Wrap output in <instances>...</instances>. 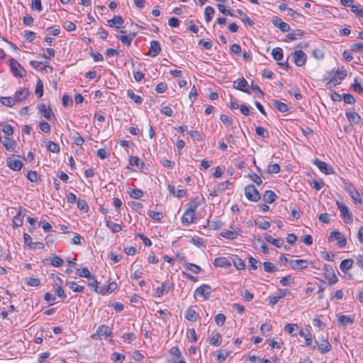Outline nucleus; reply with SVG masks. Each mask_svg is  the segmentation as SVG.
Here are the masks:
<instances>
[{
	"label": "nucleus",
	"mask_w": 363,
	"mask_h": 363,
	"mask_svg": "<svg viewBox=\"0 0 363 363\" xmlns=\"http://www.w3.org/2000/svg\"><path fill=\"white\" fill-rule=\"evenodd\" d=\"M346 77L347 71L343 67L338 68L335 74L328 82L327 87L332 88L340 84Z\"/></svg>",
	"instance_id": "nucleus-1"
},
{
	"label": "nucleus",
	"mask_w": 363,
	"mask_h": 363,
	"mask_svg": "<svg viewBox=\"0 0 363 363\" xmlns=\"http://www.w3.org/2000/svg\"><path fill=\"white\" fill-rule=\"evenodd\" d=\"M10 67L12 73L18 77H23L26 76V71L23 67L15 59L11 58L10 60Z\"/></svg>",
	"instance_id": "nucleus-2"
},
{
	"label": "nucleus",
	"mask_w": 363,
	"mask_h": 363,
	"mask_svg": "<svg viewBox=\"0 0 363 363\" xmlns=\"http://www.w3.org/2000/svg\"><path fill=\"white\" fill-rule=\"evenodd\" d=\"M111 333L110 328L105 325H99L96 332L91 335L92 339H101L108 337Z\"/></svg>",
	"instance_id": "nucleus-3"
},
{
	"label": "nucleus",
	"mask_w": 363,
	"mask_h": 363,
	"mask_svg": "<svg viewBox=\"0 0 363 363\" xmlns=\"http://www.w3.org/2000/svg\"><path fill=\"white\" fill-rule=\"evenodd\" d=\"M344 189L349 194L354 203H361L362 200L359 192L351 183H345Z\"/></svg>",
	"instance_id": "nucleus-4"
},
{
	"label": "nucleus",
	"mask_w": 363,
	"mask_h": 363,
	"mask_svg": "<svg viewBox=\"0 0 363 363\" xmlns=\"http://www.w3.org/2000/svg\"><path fill=\"white\" fill-rule=\"evenodd\" d=\"M245 194L246 198L252 201H257L260 199L259 193L252 184L247 185L245 188Z\"/></svg>",
	"instance_id": "nucleus-5"
},
{
	"label": "nucleus",
	"mask_w": 363,
	"mask_h": 363,
	"mask_svg": "<svg viewBox=\"0 0 363 363\" xmlns=\"http://www.w3.org/2000/svg\"><path fill=\"white\" fill-rule=\"evenodd\" d=\"M291 55L293 57L294 62L296 66L302 67L306 64L307 55L302 50H296L291 53Z\"/></svg>",
	"instance_id": "nucleus-6"
},
{
	"label": "nucleus",
	"mask_w": 363,
	"mask_h": 363,
	"mask_svg": "<svg viewBox=\"0 0 363 363\" xmlns=\"http://www.w3.org/2000/svg\"><path fill=\"white\" fill-rule=\"evenodd\" d=\"M211 291V287L209 285L203 284L196 289L194 295L195 296L202 298L203 300H207L208 299Z\"/></svg>",
	"instance_id": "nucleus-7"
},
{
	"label": "nucleus",
	"mask_w": 363,
	"mask_h": 363,
	"mask_svg": "<svg viewBox=\"0 0 363 363\" xmlns=\"http://www.w3.org/2000/svg\"><path fill=\"white\" fill-rule=\"evenodd\" d=\"M337 205L340 211V216L346 223L352 222V214L350 212L349 208L342 203L337 201Z\"/></svg>",
	"instance_id": "nucleus-8"
},
{
	"label": "nucleus",
	"mask_w": 363,
	"mask_h": 363,
	"mask_svg": "<svg viewBox=\"0 0 363 363\" xmlns=\"http://www.w3.org/2000/svg\"><path fill=\"white\" fill-rule=\"evenodd\" d=\"M6 165L13 171H20L23 167L22 162L12 155L6 159Z\"/></svg>",
	"instance_id": "nucleus-9"
},
{
	"label": "nucleus",
	"mask_w": 363,
	"mask_h": 363,
	"mask_svg": "<svg viewBox=\"0 0 363 363\" xmlns=\"http://www.w3.org/2000/svg\"><path fill=\"white\" fill-rule=\"evenodd\" d=\"M313 164L319 169L321 172L325 174H331L334 172L332 167L329 166L326 162L320 161L318 159H315L313 162Z\"/></svg>",
	"instance_id": "nucleus-10"
},
{
	"label": "nucleus",
	"mask_w": 363,
	"mask_h": 363,
	"mask_svg": "<svg viewBox=\"0 0 363 363\" xmlns=\"http://www.w3.org/2000/svg\"><path fill=\"white\" fill-rule=\"evenodd\" d=\"M173 284L168 282H163L161 286L157 287L154 293V296L160 298L164 294H167L172 288Z\"/></svg>",
	"instance_id": "nucleus-11"
},
{
	"label": "nucleus",
	"mask_w": 363,
	"mask_h": 363,
	"mask_svg": "<svg viewBox=\"0 0 363 363\" xmlns=\"http://www.w3.org/2000/svg\"><path fill=\"white\" fill-rule=\"evenodd\" d=\"M28 95L29 90L23 87L21 88L20 89L16 91L15 94L13 96V99L15 104L20 103L26 100Z\"/></svg>",
	"instance_id": "nucleus-12"
},
{
	"label": "nucleus",
	"mask_w": 363,
	"mask_h": 363,
	"mask_svg": "<svg viewBox=\"0 0 363 363\" xmlns=\"http://www.w3.org/2000/svg\"><path fill=\"white\" fill-rule=\"evenodd\" d=\"M196 216L195 212H193L189 210H186L183 216H182L181 220L182 223L184 225L189 226L190 224H191L194 220L196 219Z\"/></svg>",
	"instance_id": "nucleus-13"
},
{
	"label": "nucleus",
	"mask_w": 363,
	"mask_h": 363,
	"mask_svg": "<svg viewBox=\"0 0 363 363\" xmlns=\"http://www.w3.org/2000/svg\"><path fill=\"white\" fill-rule=\"evenodd\" d=\"M272 23L275 27L279 28L282 32H288L290 30V26L284 22L280 18L277 16H273L272 18Z\"/></svg>",
	"instance_id": "nucleus-14"
},
{
	"label": "nucleus",
	"mask_w": 363,
	"mask_h": 363,
	"mask_svg": "<svg viewBox=\"0 0 363 363\" xmlns=\"http://www.w3.org/2000/svg\"><path fill=\"white\" fill-rule=\"evenodd\" d=\"M247 86V82L244 78L238 79L233 82V87L235 89L250 94Z\"/></svg>",
	"instance_id": "nucleus-15"
},
{
	"label": "nucleus",
	"mask_w": 363,
	"mask_h": 363,
	"mask_svg": "<svg viewBox=\"0 0 363 363\" xmlns=\"http://www.w3.org/2000/svg\"><path fill=\"white\" fill-rule=\"evenodd\" d=\"M354 323V318L349 315H340L337 318V325L339 328H345L347 325Z\"/></svg>",
	"instance_id": "nucleus-16"
},
{
	"label": "nucleus",
	"mask_w": 363,
	"mask_h": 363,
	"mask_svg": "<svg viewBox=\"0 0 363 363\" xmlns=\"http://www.w3.org/2000/svg\"><path fill=\"white\" fill-rule=\"evenodd\" d=\"M38 109L40 115L48 120H50L54 116L52 109L50 107H47L44 104H39Z\"/></svg>",
	"instance_id": "nucleus-17"
},
{
	"label": "nucleus",
	"mask_w": 363,
	"mask_h": 363,
	"mask_svg": "<svg viewBox=\"0 0 363 363\" xmlns=\"http://www.w3.org/2000/svg\"><path fill=\"white\" fill-rule=\"evenodd\" d=\"M0 142L2 143V145L5 147V148L8 151H13L14 150L16 143L14 140H12L6 136L1 137L0 136Z\"/></svg>",
	"instance_id": "nucleus-18"
},
{
	"label": "nucleus",
	"mask_w": 363,
	"mask_h": 363,
	"mask_svg": "<svg viewBox=\"0 0 363 363\" xmlns=\"http://www.w3.org/2000/svg\"><path fill=\"white\" fill-rule=\"evenodd\" d=\"M121 33H123L118 38L121 40V42L127 46H130L132 40L135 37V33H129L127 35V30H121Z\"/></svg>",
	"instance_id": "nucleus-19"
},
{
	"label": "nucleus",
	"mask_w": 363,
	"mask_h": 363,
	"mask_svg": "<svg viewBox=\"0 0 363 363\" xmlns=\"http://www.w3.org/2000/svg\"><path fill=\"white\" fill-rule=\"evenodd\" d=\"M161 51L160 44L157 40H152L150 42V50L148 55L150 57H156Z\"/></svg>",
	"instance_id": "nucleus-20"
},
{
	"label": "nucleus",
	"mask_w": 363,
	"mask_h": 363,
	"mask_svg": "<svg viewBox=\"0 0 363 363\" xmlns=\"http://www.w3.org/2000/svg\"><path fill=\"white\" fill-rule=\"evenodd\" d=\"M291 267L293 269H306L308 266V262L306 260L304 259H296V260H290L289 262Z\"/></svg>",
	"instance_id": "nucleus-21"
},
{
	"label": "nucleus",
	"mask_w": 363,
	"mask_h": 363,
	"mask_svg": "<svg viewBox=\"0 0 363 363\" xmlns=\"http://www.w3.org/2000/svg\"><path fill=\"white\" fill-rule=\"evenodd\" d=\"M240 232V230L238 228L237 230H223L220 233V235L223 238H225L227 239L233 240H235L237 238Z\"/></svg>",
	"instance_id": "nucleus-22"
},
{
	"label": "nucleus",
	"mask_w": 363,
	"mask_h": 363,
	"mask_svg": "<svg viewBox=\"0 0 363 363\" xmlns=\"http://www.w3.org/2000/svg\"><path fill=\"white\" fill-rule=\"evenodd\" d=\"M107 22L109 26L120 28L122 27L124 21L121 16H115L112 19L108 20Z\"/></svg>",
	"instance_id": "nucleus-23"
},
{
	"label": "nucleus",
	"mask_w": 363,
	"mask_h": 363,
	"mask_svg": "<svg viewBox=\"0 0 363 363\" xmlns=\"http://www.w3.org/2000/svg\"><path fill=\"white\" fill-rule=\"evenodd\" d=\"M315 343L318 345V350L321 353H326L329 352L331 350V345L328 341V340H322L320 342H318L317 340L315 341Z\"/></svg>",
	"instance_id": "nucleus-24"
},
{
	"label": "nucleus",
	"mask_w": 363,
	"mask_h": 363,
	"mask_svg": "<svg viewBox=\"0 0 363 363\" xmlns=\"http://www.w3.org/2000/svg\"><path fill=\"white\" fill-rule=\"evenodd\" d=\"M214 265L220 267H230L231 266V262L226 257H220L215 259Z\"/></svg>",
	"instance_id": "nucleus-25"
},
{
	"label": "nucleus",
	"mask_w": 363,
	"mask_h": 363,
	"mask_svg": "<svg viewBox=\"0 0 363 363\" xmlns=\"http://www.w3.org/2000/svg\"><path fill=\"white\" fill-rule=\"evenodd\" d=\"M346 117L350 123L358 124L361 121L360 116L355 111H346Z\"/></svg>",
	"instance_id": "nucleus-26"
},
{
	"label": "nucleus",
	"mask_w": 363,
	"mask_h": 363,
	"mask_svg": "<svg viewBox=\"0 0 363 363\" xmlns=\"http://www.w3.org/2000/svg\"><path fill=\"white\" fill-rule=\"evenodd\" d=\"M299 335L303 337L306 340V345L311 346L312 344V335L307 329H301L298 332Z\"/></svg>",
	"instance_id": "nucleus-27"
},
{
	"label": "nucleus",
	"mask_w": 363,
	"mask_h": 363,
	"mask_svg": "<svg viewBox=\"0 0 363 363\" xmlns=\"http://www.w3.org/2000/svg\"><path fill=\"white\" fill-rule=\"evenodd\" d=\"M264 239L267 242H269L277 247H281L283 245L284 241L281 239L274 238L270 235H265Z\"/></svg>",
	"instance_id": "nucleus-28"
},
{
	"label": "nucleus",
	"mask_w": 363,
	"mask_h": 363,
	"mask_svg": "<svg viewBox=\"0 0 363 363\" xmlns=\"http://www.w3.org/2000/svg\"><path fill=\"white\" fill-rule=\"evenodd\" d=\"M277 198V196L274 191L267 190L264 192L263 199L266 203H272L276 200Z\"/></svg>",
	"instance_id": "nucleus-29"
},
{
	"label": "nucleus",
	"mask_w": 363,
	"mask_h": 363,
	"mask_svg": "<svg viewBox=\"0 0 363 363\" xmlns=\"http://www.w3.org/2000/svg\"><path fill=\"white\" fill-rule=\"evenodd\" d=\"M185 318L190 321H196L199 318V314L190 307L186 311Z\"/></svg>",
	"instance_id": "nucleus-30"
},
{
	"label": "nucleus",
	"mask_w": 363,
	"mask_h": 363,
	"mask_svg": "<svg viewBox=\"0 0 363 363\" xmlns=\"http://www.w3.org/2000/svg\"><path fill=\"white\" fill-rule=\"evenodd\" d=\"M353 265V260L352 259H346L341 262L340 269L346 273Z\"/></svg>",
	"instance_id": "nucleus-31"
},
{
	"label": "nucleus",
	"mask_w": 363,
	"mask_h": 363,
	"mask_svg": "<svg viewBox=\"0 0 363 363\" xmlns=\"http://www.w3.org/2000/svg\"><path fill=\"white\" fill-rule=\"evenodd\" d=\"M222 342V337L219 333H216L210 337L209 343L213 346H219Z\"/></svg>",
	"instance_id": "nucleus-32"
},
{
	"label": "nucleus",
	"mask_w": 363,
	"mask_h": 363,
	"mask_svg": "<svg viewBox=\"0 0 363 363\" xmlns=\"http://www.w3.org/2000/svg\"><path fill=\"white\" fill-rule=\"evenodd\" d=\"M66 285L69 286L74 292H83L84 286L77 284L76 282L72 281H67Z\"/></svg>",
	"instance_id": "nucleus-33"
},
{
	"label": "nucleus",
	"mask_w": 363,
	"mask_h": 363,
	"mask_svg": "<svg viewBox=\"0 0 363 363\" xmlns=\"http://www.w3.org/2000/svg\"><path fill=\"white\" fill-rule=\"evenodd\" d=\"M23 223V216L21 212H19L15 216L12 220V225L13 228L20 227Z\"/></svg>",
	"instance_id": "nucleus-34"
},
{
	"label": "nucleus",
	"mask_w": 363,
	"mask_h": 363,
	"mask_svg": "<svg viewBox=\"0 0 363 363\" xmlns=\"http://www.w3.org/2000/svg\"><path fill=\"white\" fill-rule=\"evenodd\" d=\"M214 13H215V10L212 6H206L205 9V11H204L205 21L207 23L210 22L212 20Z\"/></svg>",
	"instance_id": "nucleus-35"
},
{
	"label": "nucleus",
	"mask_w": 363,
	"mask_h": 363,
	"mask_svg": "<svg viewBox=\"0 0 363 363\" xmlns=\"http://www.w3.org/2000/svg\"><path fill=\"white\" fill-rule=\"evenodd\" d=\"M231 260L237 269L241 270L245 268V264L244 262L238 257L234 256L233 257L231 258Z\"/></svg>",
	"instance_id": "nucleus-36"
},
{
	"label": "nucleus",
	"mask_w": 363,
	"mask_h": 363,
	"mask_svg": "<svg viewBox=\"0 0 363 363\" xmlns=\"http://www.w3.org/2000/svg\"><path fill=\"white\" fill-rule=\"evenodd\" d=\"M199 205H200L199 198L195 197L194 199H192L191 201H189L187 203V206H188L187 210L195 212L196 208L199 206Z\"/></svg>",
	"instance_id": "nucleus-37"
},
{
	"label": "nucleus",
	"mask_w": 363,
	"mask_h": 363,
	"mask_svg": "<svg viewBox=\"0 0 363 363\" xmlns=\"http://www.w3.org/2000/svg\"><path fill=\"white\" fill-rule=\"evenodd\" d=\"M127 96L137 104H141L143 102L142 98L140 96L136 95L132 89H128L127 91Z\"/></svg>",
	"instance_id": "nucleus-38"
},
{
	"label": "nucleus",
	"mask_w": 363,
	"mask_h": 363,
	"mask_svg": "<svg viewBox=\"0 0 363 363\" xmlns=\"http://www.w3.org/2000/svg\"><path fill=\"white\" fill-rule=\"evenodd\" d=\"M303 35V31L302 30H296L292 33H290L286 35V39L292 41L296 40L298 37H302Z\"/></svg>",
	"instance_id": "nucleus-39"
},
{
	"label": "nucleus",
	"mask_w": 363,
	"mask_h": 363,
	"mask_svg": "<svg viewBox=\"0 0 363 363\" xmlns=\"http://www.w3.org/2000/svg\"><path fill=\"white\" fill-rule=\"evenodd\" d=\"M230 352L227 350H219L216 352V359L218 362H224L228 355L230 354Z\"/></svg>",
	"instance_id": "nucleus-40"
},
{
	"label": "nucleus",
	"mask_w": 363,
	"mask_h": 363,
	"mask_svg": "<svg viewBox=\"0 0 363 363\" xmlns=\"http://www.w3.org/2000/svg\"><path fill=\"white\" fill-rule=\"evenodd\" d=\"M0 102L2 105L7 106V107H12L16 104L13 101V97H10V96L1 97Z\"/></svg>",
	"instance_id": "nucleus-41"
},
{
	"label": "nucleus",
	"mask_w": 363,
	"mask_h": 363,
	"mask_svg": "<svg viewBox=\"0 0 363 363\" xmlns=\"http://www.w3.org/2000/svg\"><path fill=\"white\" fill-rule=\"evenodd\" d=\"M274 106L277 109L279 110L280 112H286L288 111V106L283 103V102H281V101H277V100H274L273 102H272Z\"/></svg>",
	"instance_id": "nucleus-42"
},
{
	"label": "nucleus",
	"mask_w": 363,
	"mask_h": 363,
	"mask_svg": "<svg viewBox=\"0 0 363 363\" xmlns=\"http://www.w3.org/2000/svg\"><path fill=\"white\" fill-rule=\"evenodd\" d=\"M184 267L186 269L189 270L196 274H199L201 271V269L199 266L192 263H186L184 264Z\"/></svg>",
	"instance_id": "nucleus-43"
},
{
	"label": "nucleus",
	"mask_w": 363,
	"mask_h": 363,
	"mask_svg": "<svg viewBox=\"0 0 363 363\" xmlns=\"http://www.w3.org/2000/svg\"><path fill=\"white\" fill-rule=\"evenodd\" d=\"M272 55L275 60H281L283 58V50L281 48H275L272 50Z\"/></svg>",
	"instance_id": "nucleus-44"
},
{
	"label": "nucleus",
	"mask_w": 363,
	"mask_h": 363,
	"mask_svg": "<svg viewBox=\"0 0 363 363\" xmlns=\"http://www.w3.org/2000/svg\"><path fill=\"white\" fill-rule=\"evenodd\" d=\"M106 226L112 230L113 233H118L122 230L120 224L112 223L111 221L106 220Z\"/></svg>",
	"instance_id": "nucleus-45"
},
{
	"label": "nucleus",
	"mask_w": 363,
	"mask_h": 363,
	"mask_svg": "<svg viewBox=\"0 0 363 363\" xmlns=\"http://www.w3.org/2000/svg\"><path fill=\"white\" fill-rule=\"evenodd\" d=\"M35 93L38 98L42 97L43 94V83L40 79L37 81Z\"/></svg>",
	"instance_id": "nucleus-46"
},
{
	"label": "nucleus",
	"mask_w": 363,
	"mask_h": 363,
	"mask_svg": "<svg viewBox=\"0 0 363 363\" xmlns=\"http://www.w3.org/2000/svg\"><path fill=\"white\" fill-rule=\"evenodd\" d=\"M263 267L264 271L269 273H273L278 270L277 267L270 262H264Z\"/></svg>",
	"instance_id": "nucleus-47"
},
{
	"label": "nucleus",
	"mask_w": 363,
	"mask_h": 363,
	"mask_svg": "<svg viewBox=\"0 0 363 363\" xmlns=\"http://www.w3.org/2000/svg\"><path fill=\"white\" fill-rule=\"evenodd\" d=\"M76 274L80 277L84 278H90L91 276V273L86 267L77 269L76 271Z\"/></svg>",
	"instance_id": "nucleus-48"
},
{
	"label": "nucleus",
	"mask_w": 363,
	"mask_h": 363,
	"mask_svg": "<svg viewBox=\"0 0 363 363\" xmlns=\"http://www.w3.org/2000/svg\"><path fill=\"white\" fill-rule=\"evenodd\" d=\"M47 148L49 151L53 153H58L60 150V146L52 141L48 142Z\"/></svg>",
	"instance_id": "nucleus-49"
},
{
	"label": "nucleus",
	"mask_w": 363,
	"mask_h": 363,
	"mask_svg": "<svg viewBox=\"0 0 363 363\" xmlns=\"http://www.w3.org/2000/svg\"><path fill=\"white\" fill-rule=\"evenodd\" d=\"M50 264L55 267H61L64 263L63 259L57 256L50 257Z\"/></svg>",
	"instance_id": "nucleus-50"
},
{
	"label": "nucleus",
	"mask_w": 363,
	"mask_h": 363,
	"mask_svg": "<svg viewBox=\"0 0 363 363\" xmlns=\"http://www.w3.org/2000/svg\"><path fill=\"white\" fill-rule=\"evenodd\" d=\"M30 65L33 67L35 68V69L38 70V71H43V69H45L47 67H48V65H43V62H38V61H35V60H31L30 62Z\"/></svg>",
	"instance_id": "nucleus-51"
},
{
	"label": "nucleus",
	"mask_w": 363,
	"mask_h": 363,
	"mask_svg": "<svg viewBox=\"0 0 363 363\" xmlns=\"http://www.w3.org/2000/svg\"><path fill=\"white\" fill-rule=\"evenodd\" d=\"M294 282V278L291 276H286L284 277H282L280 280V283L282 286H289L290 284H293Z\"/></svg>",
	"instance_id": "nucleus-52"
},
{
	"label": "nucleus",
	"mask_w": 363,
	"mask_h": 363,
	"mask_svg": "<svg viewBox=\"0 0 363 363\" xmlns=\"http://www.w3.org/2000/svg\"><path fill=\"white\" fill-rule=\"evenodd\" d=\"M88 285L89 286L91 287L93 290L96 292L98 291V281L95 279L94 277L90 276V278H88Z\"/></svg>",
	"instance_id": "nucleus-53"
},
{
	"label": "nucleus",
	"mask_w": 363,
	"mask_h": 363,
	"mask_svg": "<svg viewBox=\"0 0 363 363\" xmlns=\"http://www.w3.org/2000/svg\"><path fill=\"white\" fill-rule=\"evenodd\" d=\"M255 132L258 135H259L260 137H262L264 138L269 137V133H268L267 130L262 126L256 127Z\"/></svg>",
	"instance_id": "nucleus-54"
},
{
	"label": "nucleus",
	"mask_w": 363,
	"mask_h": 363,
	"mask_svg": "<svg viewBox=\"0 0 363 363\" xmlns=\"http://www.w3.org/2000/svg\"><path fill=\"white\" fill-rule=\"evenodd\" d=\"M77 207L79 210L83 211L84 212H87L89 210V206L86 201L84 199H79L77 201Z\"/></svg>",
	"instance_id": "nucleus-55"
},
{
	"label": "nucleus",
	"mask_w": 363,
	"mask_h": 363,
	"mask_svg": "<svg viewBox=\"0 0 363 363\" xmlns=\"http://www.w3.org/2000/svg\"><path fill=\"white\" fill-rule=\"evenodd\" d=\"M143 164V162H140V160L137 156H131L129 158V164L132 166H135L137 167H140V164Z\"/></svg>",
	"instance_id": "nucleus-56"
},
{
	"label": "nucleus",
	"mask_w": 363,
	"mask_h": 363,
	"mask_svg": "<svg viewBox=\"0 0 363 363\" xmlns=\"http://www.w3.org/2000/svg\"><path fill=\"white\" fill-rule=\"evenodd\" d=\"M130 196L135 199H139L143 196V192L140 189H132L130 192Z\"/></svg>",
	"instance_id": "nucleus-57"
},
{
	"label": "nucleus",
	"mask_w": 363,
	"mask_h": 363,
	"mask_svg": "<svg viewBox=\"0 0 363 363\" xmlns=\"http://www.w3.org/2000/svg\"><path fill=\"white\" fill-rule=\"evenodd\" d=\"M280 172V167L278 164H269L267 168L269 174H276Z\"/></svg>",
	"instance_id": "nucleus-58"
},
{
	"label": "nucleus",
	"mask_w": 363,
	"mask_h": 363,
	"mask_svg": "<svg viewBox=\"0 0 363 363\" xmlns=\"http://www.w3.org/2000/svg\"><path fill=\"white\" fill-rule=\"evenodd\" d=\"M287 12L295 20H297L298 18H301V19L304 20V18H305L302 14L296 12V11L293 10L291 8L287 9Z\"/></svg>",
	"instance_id": "nucleus-59"
},
{
	"label": "nucleus",
	"mask_w": 363,
	"mask_h": 363,
	"mask_svg": "<svg viewBox=\"0 0 363 363\" xmlns=\"http://www.w3.org/2000/svg\"><path fill=\"white\" fill-rule=\"evenodd\" d=\"M276 294L277 295V297H279V298L281 299V298H284L286 296H291V293L288 289H279L277 291Z\"/></svg>",
	"instance_id": "nucleus-60"
},
{
	"label": "nucleus",
	"mask_w": 363,
	"mask_h": 363,
	"mask_svg": "<svg viewBox=\"0 0 363 363\" xmlns=\"http://www.w3.org/2000/svg\"><path fill=\"white\" fill-rule=\"evenodd\" d=\"M129 206H130V208L135 211H140L142 209H143V204L138 202V201H132L129 203Z\"/></svg>",
	"instance_id": "nucleus-61"
},
{
	"label": "nucleus",
	"mask_w": 363,
	"mask_h": 363,
	"mask_svg": "<svg viewBox=\"0 0 363 363\" xmlns=\"http://www.w3.org/2000/svg\"><path fill=\"white\" fill-rule=\"evenodd\" d=\"M249 178L250 179L251 181H252L257 185H260L262 183V178L255 173H252V174H249Z\"/></svg>",
	"instance_id": "nucleus-62"
},
{
	"label": "nucleus",
	"mask_w": 363,
	"mask_h": 363,
	"mask_svg": "<svg viewBox=\"0 0 363 363\" xmlns=\"http://www.w3.org/2000/svg\"><path fill=\"white\" fill-rule=\"evenodd\" d=\"M342 238V235L340 232L335 230V231H332L330 233L328 240L330 242H332V241H334L336 240H340Z\"/></svg>",
	"instance_id": "nucleus-63"
},
{
	"label": "nucleus",
	"mask_w": 363,
	"mask_h": 363,
	"mask_svg": "<svg viewBox=\"0 0 363 363\" xmlns=\"http://www.w3.org/2000/svg\"><path fill=\"white\" fill-rule=\"evenodd\" d=\"M215 321L218 325H223L225 321V316L223 313H218L216 315Z\"/></svg>",
	"instance_id": "nucleus-64"
}]
</instances>
